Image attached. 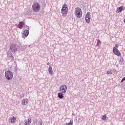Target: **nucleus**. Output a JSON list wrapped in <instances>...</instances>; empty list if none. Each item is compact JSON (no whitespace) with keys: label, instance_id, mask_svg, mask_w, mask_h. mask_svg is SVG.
<instances>
[{"label":"nucleus","instance_id":"7","mask_svg":"<svg viewBox=\"0 0 125 125\" xmlns=\"http://www.w3.org/2000/svg\"><path fill=\"white\" fill-rule=\"evenodd\" d=\"M113 52L115 55L117 56H121L122 54H121V52L116 47L113 48Z\"/></svg>","mask_w":125,"mask_h":125},{"label":"nucleus","instance_id":"15","mask_svg":"<svg viewBox=\"0 0 125 125\" xmlns=\"http://www.w3.org/2000/svg\"><path fill=\"white\" fill-rule=\"evenodd\" d=\"M124 9V6H121V7L117 8V11L119 12H122Z\"/></svg>","mask_w":125,"mask_h":125},{"label":"nucleus","instance_id":"22","mask_svg":"<svg viewBox=\"0 0 125 125\" xmlns=\"http://www.w3.org/2000/svg\"><path fill=\"white\" fill-rule=\"evenodd\" d=\"M47 65H48L49 66H50V63L49 62H48Z\"/></svg>","mask_w":125,"mask_h":125},{"label":"nucleus","instance_id":"1","mask_svg":"<svg viewBox=\"0 0 125 125\" xmlns=\"http://www.w3.org/2000/svg\"><path fill=\"white\" fill-rule=\"evenodd\" d=\"M32 10L34 12H39L41 10V4L35 2L32 4Z\"/></svg>","mask_w":125,"mask_h":125},{"label":"nucleus","instance_id":"21","mask_svg":"<svg viewBox=\"0 0 125 125\" xmlns=\"http://www.w3.org/2000/svg\"><path fill=\"white\" fill-rule=\"evenodd\" d=\"M115 47H116L117 48H118V47H119V46H118V44L115 45Z\"/></svg>","mask_w":125,"mask_h":125},{"label":"nucleus","instance_id":"9","mask_svg":"<svg viewBox=\"0 0 125 125\" xmlns=\"http://www.w3.org/2000/svg\"><path fill=\"white\" fill-rule=\"evenodd\" d=\"M90 19H91V15H90V13L88 12L86 14L85 16V21L87 23L90 22Z\"/></svg>","mask_w":125,"mask_h":125},{"label":"nucleus","instance_id":"11","mask_svg":"<svg viewBox=\"0 0 125 125\" xmlns=\"http://www.w3.org/2000/svg\"><path fill=\"white\" fill-rule=\"evenodd\" d=\"M31 123H32V119L28 118L27 119V121H26L24 122V125H30Z\"/></svg>","mask_w":125,"mask_h":125},{"label":"nucleus","instance_id":"18","mask_svg":"<svg viewBox=\"0 0 125 125\" xmlns=\"http://www.w3.org/2000/svg\"><path fill=\"white\" fill-rule=\"evenodd\" d=\"M73 124H74L73 120H70L69 123L66 124V125H73Z\"/></svg>","mask_w":125,"mask_h":125},{"label":"nucleus","instance_id":"8","mask_svg":"<svg viewBox=\"0 0 125 125\" xmlns=\"http://www.w3.org/2000/svg\"><path fill=\"white\" fill-rule=\"evenodd\" d=\"M10 48L12 52H15L17 51V47L16 44H11L10 46Z\"/></svg>","mask_w":125,"mask_h":125},{"label":"nucleus","instance_id":"13","mask_svg":"<svg viewBox=\"0 0 125 125\" xmlns=\"http://www.w3.org/2000/svg\"><path fill=\"white\" fill-rule=\"evenodd\" d=\"M63 93H62V92L59 93L58 94V97H59V98H60V99H62L63 98V97H64Z\"/></svg>","mask_w":125,"mask_h":125},{"label":"nucleus","instance_id":"2","mask_svg":"<svg viewBox=\"0 0 125 125\" xmlns=\"http://www.w3.org/2000/svg\"><path fill=\"white\" fill-rule=\"evenodd\" d=\"M62 14L63 17H66L67 14H68V5L66 4H64L61 9Z\"/></svg>","mask_w":125,"mask_h":125},{"label":"nucleus","instance_id":"12","mask_svg":"<svg viewBox=\"0 0 125 125\" xmlns=\"http://www.w3.org/2000/svg\"><path fill=\"white\" fill-rule=\"evenodd\" d=\"M9 121L12 124H15L16 122V117H14V116L11 117Z\"/></svg>","mask_w":125,"mask_h":125},{"label":"nucleus","instance_id":"4","mask_svg":"<svg viewBox=\"0 0 125 125\" xmlns=\"http://www.w3.org/2000/svg\"><path fill=\"white\" fill-rule=\"evenodd\" d=\"M5 76L7 80L10 81L13 78V73H12L10 70H7L5 72Z\"/></svg>","mask_w":125,"mask_h":125},{"label":"nucleus","instance_id":"16","mask_svg":"<svg viewBox=\"0 0 125 125\" xmlns=\"http://www.w3.org/2000/svg\"><path fill=\"white\" fill-rule=\"evenodd\" d=\"M23 34L25 37H28L29 35V31L28 30H25L23 32Z\"/></svg>","mask_w":125,"mask_h":125},{"label":"nucleus","instance_id":"5","mask_svg":"<svg viewBox=\"0 0 125 125\" xmlns=\"http://www.w3.org/2000/svg\"><path fill=\"white\" fill-rule=\"evenodd\" d=\"M18 28L19 29H24L25 30V29H28L29 27L26 25V24L25 23V22L23 21H21L19 23L18 25Z\"/></svg>","mask_w":125,"mask_h":125},{"label":"nucleus","instance_id":"20","mask_svg":"<svg viewBox=\"0 0 125 125\" xmlns=\"http://www.w3.org/2000/svg\"><path fill=\"white\" fill-rule=\"evenodd\" d=\"M39 124H40V125H42V120H41L40 121H39Z\"/></svg>","mask_w":125,"mask_h":125},{"label":"nucleus","instance_id":"24","mask_svg":"<svg viewBox=\"0 0 125 125\" xmlns=\"http://www.w3.org/2000/svg\"><path fill=\"white\" fill-rule=\"evenodd\" d=\"M124 80H123V79L121 81V83H123V82H124Z\"/></svg>","mask_w":125,"mask_h":125},{"label":"nucleus","instance_id":"3","mask_svg":"<svg viewBox=\"0 0 125 125\" xmlns=\"http://www.w3.org/2000/svg\"><path fill=\"white\" fill-rule=\"evenodd\" d=\"M76 18H81L83 16V12L82 9L80 7H77L75 8V11L74 12Z\"/></svg>","mask_w":125,"mask_h":125},{"label":"nucleus","instance_id":"14","mask_svg":"<svg viewBox=\"0 0 125 125\" xmlns=\"http://www.w3.org/2000/svg\"><path fill=\"white\" fill-rule=\"evenodd\" d=\"M53 71H52V67L51 66H49V69H48V72L49 74H50L51 76H52L53 75Z\"/></svg>","mask_w":125,"mask_h":125},{"label":"nucleus","instance_id":"19","mask_svg":"<svg viewBox=\"0 0 125 125\" xmlns=\"http://www.w3.org/2000/svg\"><path fill=\"white\" fill-rule=\"evenodd\" d=\"M7 55H8V56H10L11 57H12L13 60H14V58H13V57H12L11 54L7 53Z\"/></svg>","mask_w":125,"mask_h":125},{"label":"nucleus","instance_id":"17","mask_svg":"<svg viewBox=\"0 0 125 125\" xmlns=\"http://www.w3.org/2000/svg\"><path fill=\"white\" fill-rule=\"evenodd\" d=\"M106 119H107V115H104L102 116V119L103 121H106Z\"/></svg>","mask_w":125,"mask_h":125},{"label":"nucleus","instance_id":"6","mask_svg":"<svg viewBox=\"0 0 125 125\" xmlns=\"http://www.w3.org/2000/svg\"><path fill=\"white\" fill-rule=\"evenodd\" d=\"M60 90L62 93H66L67 92V85L65 84L62 85L60 88Z\"/></svg>","mask_w":125,"mask_h":125},{"label":"nucleus","instance_id":"23","mask_svg":"<svg viewBox=\"0 0 125 125\" xmlns=\"http://www.w3.org/2000/svg\"><path fill=\"white\" fill-rule=\"evenodd\" d=\"M122 80H123V81H125V77L124 78H123L122 79Z\"/></svg>","mask_w":125,"mask_h":125},{"label":"nucleus","instance_id":"25","mask_svg":"<svg viewBox=\"0 0 125 125\" xmlns=\"http://www.w3.org/2000/svg\"><path fill=\"white\" fill-rule=\"evenodd\" d=\"M99 42H101H101L100 41V40H99Z\"/></svg>","mask_w":125,"mask_h":125},{"label":"nucleus","instance_id":"10","mask_svg":"<svg viewBox=\"0 0 125 125\" xmlns=\"http://www.w3.org/2000/svg\"><path fill=\"white\" fill-rule=\"evenodd\" d=\"M28 103H29V100H28V99H23L21 101L22 105H28Z\"/></svg>","mask_w":125,"mask_h":125}]
</instances>
